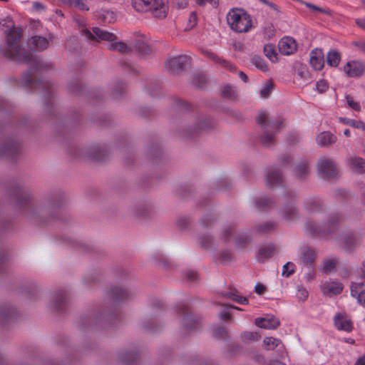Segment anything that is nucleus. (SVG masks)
I'll use <instances>...</instances> for the list:
<instances>
[{"label": "nucleus", "mask_w": 365, "mask_h": 365, "mask_svg": "<svg viewBox=\"0 0 365 365\" xmlns=\"http://www.w3.org/2000/svg\"><path fill=\"white\" fill-rule=\"evenodd\" d=\"M320 205V203L318 200H311L307 203V208L310 211H315L317 210V207Z\"/></svg>", "instance_id": "47"}, {"label": "nucleus", "mask_w": 365, "mask_h": 365, "mask_svg": "<svg viewBox=\"0 0 365 365\" xmlns=\"http://www.w3.org/2000/svg\"><path fill=\"white\" fill-rule=\"evenodd\" d=\"M251 63L253 66H255L257 69L262 71H267V66L264 63V60L260 57L255 56L252 58Z\"/></svg>", "instance_id": "32"}, {"label": "nucleus", "mask_w": 365, "mask_h": 365, "mask_svg": "<svg viewBox=\"0 0 365 365\" xmlns=\"http://www.w3.org/2000/svg\"><path fill=\"white\" fill-rule=\"evenodd\" d=\"M190 62V58L187 55H180L170 58L166 62V67L171 72L175 73L183 68Z\"/></svg>", "instance_id": "8"}, {"label": "nucleus", "mask_w": 365, "mask_h": 365, "mask_svg": "<svg viewBox=\"0 0 365 365\" xmlns=\"http://www.w3.org/2000/svg\"><path fill=\"white\" fill-rule=\"evenodd\" d=\"M0 28L6 35L4 55L12 61L30 63L33 59L31 53L21 48L19 41L22 37V30L15 27L11 18L0 21Z\"/></svg>", "instance_id": "1"}, {"label": "nucleus", "mask_w": 365, "mask_h": 365, "mask_svg": "<svg viewBox=\"0 0 365 365\" xmlns=\"http://www.w3.org/2000/svg\"><path fill=\"white\" fill-rule=\"evenodd\" d=\"M344 71L349 77H359L365 72V63L361 61L348 62L344 66Z\"/></svg>", "instance_id": "10"}, {"label": "nucleus", "mask_w": 365, "mask_h": 365, "mask_svg": "<svg viewBox=\"0 0 365 365\" xmlns=\"http://www.w3.org/2000/svg\"><path fill=\"white\" fill-rule=\"evenodd\" d=\"M241 337L243 341H257L260 339L261 335L257 331H245L241 334Z\"/></svg>", "instance_id": "25"}, {"label": "nucleus", "mask_w": 365, "mask_h": 365, "mask_svg": "<svg viewBox=\"0 0 365 365\" xmlns=\"http://www.w3.org/2000/svg\"><path fill=\"white\" fill-rule=\"evenodd\" d=\"M318 171L323 178H331L337 175L336 168L332 160L327 158L319 159L317 164Z\"/></svg>", "instance_id": "6"}, {"label": "nucleus", "mask_w": 365, "mask_h": 365, "mask_svg": "<svg viewBox=\"0 0 365 365\" xmlns=\"http://www.w3.org/2000/svg\"><path fill=\"white\" fill-rule=\"evenodd\" d=\"M76 23L81 27V33L86 38L89 39L95 38L96 36L103 41L108 42V47L110 50L118 51L120 53H124L129 51V47L122 41H116L117 37L113 33L108 32L106 30L94 27L93 28V33L86 28V21L83 19H76Z\"/></svg>", "instance_id": "2"}, {"label": "nucleus", "mask_w": 365, "mask_h": 365, "mask_svg": "<svg viewBox=\"0 0 365 365\" xmlns=\"http://www.w3.org/2000/svg\"><path fill=\"white\" fill-rule=\"evenodd\" d=\"M278 48L282 55L289 56L297 51V44L293 38L284 36L279 41Z\"/></svg>", "instance_id": "9"}, {"label": "nucleus", "mask_w": 365, "mask_h": 365, "mask_svg": "<svg viewBox=\"0 0 365 365\" xmlns=\"http://www.w3.org/2000/svg\"><path fill=\"white\" fill-rule=\"evenodd\" d=\"M315 256L314 250L307 247L302 251L300 261L305 264H312L315 259Z\"/></svg>", "instance_id": "21"}, {"label": "nucleus", "mask_w": 365, "mask_h": 365, "mask_svg": "<svg viewBox=\"0 0 365 365\" xmlns=\"http://www.w3.org/2000/svg\"><path fill=\"white\" fill-rule=\"evenodd\" d=\"M266 288L262 284H257L255 287V291L256 293L259 294H262L264 292Z\"/></svg>", "instance_id": "52"}, {"label": "nucleus", "mask_w": 365, "mask_h": 365, "mask_svg": "<svg viewBox=\"0 0 365 365\" xmlns=\"http://www.w3.org/2000/svg\"><path fill=\"white\" fill-rule=\"evenodd\" d=\"M264 52L265 56L272 62L276 61L277 59V53L274 47L272 44H267L264 47Z\"/></svg>", "instance_id": "28"}, {"label": "nucleus", "mask_w": 365, "mask_h": 365, "mask_svg": "<svg viewBox=\"0 0 365 365\" xmlns=\"http://www.w3.org/2000/svg\"><path fill=\"white\" fill-rule=\"evenodd\" d=\"M101 16L104 22L111 23L115 20V14L110 11H103Z\"/></svg>", "instance_id": "37"}, {"label": "nucleus", "mask_w": 365, "mask_h": 365, "mask_svg": "<svg viewBox=\"0 0 365 365\" xmlns=\"http://www.w3.org/2000/svg\"><path fill=\"white\" fill-rule=\"evenodd\" d=\"M272 201L267 197H264L256 202V206L258 209L262 210L263 208L269 206Z\"/></svg>", "instance_id": "41"}, {"label": "nucleus", "mask_w": 365, "mask_h": 365, "mask_svg": "<svg viewBox=\"0 0 365 365\" xmlns=\"http://www.w3.org/2000/svg\"><path fill=\"white\" fill-rule=\"evenodd\" d=\"M267 6H269L272 10H273V11H274L276 14H279V9L278 6H277L276 4H273V3L269 2V3H267Z\"/></svg>", "instance_id": "57"}, {"label": "nucleus", "mask_w": 365, "mask_h": 365, "mask_svg": "<svg viewBox=\"0 0 365 365\" xmlns=\"http://www.w3.org/2000/svg\"><path fill=\"white\" fill-rule=\"evenodd\" d=\"M227 22L230 29L237 33H246L252 27V19L243 9L233 8L227 14Z\"/></svg>", "instance_id": "3"}, {"label": "nucleus", "mask_w": 365, "mask_h": 365, "mask_svg": "<svg viewBox=\"0 0 365 365\" xmlns=\"http://www.w3.org/2000/svg\"><path fill=\"white\" fill-rule=\"evenodd\" d=\"M335 327L339 331L351 332L354 329L353 322L345 312L336 313L334 317Z\"/></svg>", "instance_id": "7"}, {"label": "nucleus", "mask_w": 365, "mask_h": 365, "mask_svg": "<svg viewBox=\"0 0 365 365\" xmlns=\"http://www.w3.org/2000/svg\"><path fill=\"white\" fill-rule=\"evenodd\" d=\"M294 272V265L292 262H287L283 266L282 275L289 277Z\"/></svg>", "instance_id": "39"}, {"label": "nucleus", "mask_w": 365, "mask_h": 365, "mask_svg": "<svg viewBox=\"0 0 365 365\" xmlns=\"http://www.w3.org/2000/svg\"><path fill=\"white\" fill-rule=\"evenodd\" d=\"M16 150V148L11 145H6L2 149L3 155H9L13 154Z\"/></svg>", "instance_id": "48"}, {"label": "nucleus", "mask_w": 365, "mask_h": 365, "mask_svg": "<svg viewBox=\"0 0 365 365\" xmlns=\"http://www.w3.org/2000/svg\"><path fill=\"white\" fill-rule=\"evenodd\" d=\"M349 165L351 170L359 174L365 173V159L352 156L349 160Z\"/></svg>", "instance_id": "19"}, {"label": "nucleus", "mask_w": 365, "mask_h": 365, "mask_svg": "<svg viewBox=\"0 0 365 365\" xmlns=\"http://www.w3.org/2000/svg\"><path fill=\"white\" fill-rule=\"evenodd\" d=\"M197 3L199 5L210 4L212 6H217L218 4V0H197Z\"/></svg>", "instance_id": "49"}, {"label": "nucleus", "mask_w": 365, "mask_h": 365, "mask_svg": "<svg viewBox=\"0 0 365 365\" xmlns=\"http://www.w3.org/2000/svg\"><path fill=\"white\" fill-rule=\"evenodd\" d=\"M113 292V297L115 300H122L128 298V292L122 288H117Z\"/></svg>", "instance_id": "36"}, {"label": "nucleus", "mask_w": 365, "mask_h": 365, "mask_svg": "<svg viewBox=\"0 0 365 365\" xmlns=\"http://www.w3.org/2000/svg\"><path fill=\"white\" fill-rule=\"evenodd\" d=\"M354 365H365V355L358 359Z\"/></svg>", "instance_id": "60"}, {"label": "nucleus", "mask_w": 365, "mask_h": 365, "mask_svg": "<svg viewBox=\"0 0 365 365\" xmlns=\"http://www.w3.org/2000/svg\"><path fill=\"white\" fill-rule=\"evenodd\" d=\"M273 88V83L271 81L265 82L259 91V96L262 98H267Z\"/></svg>", "instance_id": "31"}, {"label": "nucleus", "mask_w": 365, "mask_h": 365, "mask_svg": "<svg viewBox=\"0 0 365 365\" xmlns=\"http://www.w3.org/2000/svg\"><path fill=\"white\" fill-rule=\"evenodd\" d=\"M202 53L205 56L212 60L215 63L219 64L230 71H235V66L233 64L225 59L221 58L215 53L206 49L202 50Z\"/></svg>", "instance_id": "15"}, {"label": "nucleus", "mask_w": 365, "mask_h": 365, "mask_svg": "<svg viewBox=\"0 0 365 365\" xmlns=\"http://www.w3.org/2000/svg\"><path fill=\"white\" fill-rule=\"evenodd\" d=\"M274 250L272 246H265L259 250L258 258L261 260L268 259L274 254Z\"/></svg>", "instance_id": "26"}, {"label": "nucleus", "mask_w": 365, "mask_h": 365, "mask_svg": "<svg viewBox=\"0 0 365 365\" xmlns=\"http://www.w3.org/2000/svg\"><path fill=\"white\" fill-rule=\"evenodd\" d=\"M220 317L222 319H228L230 316L228 313L227 312H221L220 314Z\"/></svg>", "instance_id": "63"}, {"label": "nucleus", "mask_w": 365, "mask_h": 365, "mask_svg": "<svg viewBox=\"0 0 365 365\" xmlns=\"http://www.w3.org/2000/svg\"><path fill=\"white\" fill-rule=\"evenodd\" d=\"M336 263L337 260L335 258L325 259L322 266V271L325 273L331 272L336 267Z\"/></svg>", "instance_id": "27"}, {"label": "nucleus", "mask_w": 365, "mask_h": 365, "mask_svg": "<svg viewBox=\"0 0 365 365\" xmlns=\"http://www.w3.org/2000/svg\"><path fill=\"white\" fill-rule=\"evenodd\" d=\"M187 278L189 279V280H191V281H193V280H195L197 279V274L195 272H192V271H190V272H188L187 273V275H186Z\"/></svg>", "instance_id": "56"}, {"label": "nucleus", "mask_w": 365, "mask_h": 365, "mask_svg": "<svg viewBox=\"0 0 365 365\" xmlns=\"http://www.w3.org/2000/svg\"><path fill=\"white\" fill-rule=\"evenodd\" d=\"M256 326L265 329H275L279 326V320L274 316L267 315L264 317L256 318Z\"/></svg>", "instance_id": "11"}, {"label": "nucleus", "mask_w": 365, "mask_h": 365, "mask_svg": "<svg viewBox=\"0 0 365 365\" xmlns=\"http://www.w3.org/2000/svg\"><path fill=\"white\" fill-rule=\"evenodd\" d=\"M273 227H274L273 223L267 222V223H265V224H264L262 225H260L259 230L262 232H267L269 230L272 229Z\"/></svg>", "instance_id": "53"}, {"label": "nucleus", "mask_w": 365, "mask_h": 365, "mask_svg": "<svg viewBox=\"0 0 365 365\" xmlns=\"http://www.w3.org/2000/svg\"><path fill=\"white\" fill-rule=\"evenodd\" d=\"M221 257H222V260L225 262V261H228L231 259V255H230V252H227L222 253Z\"/></svg>", "instance_id": "58"}, {"label": "nucleus", "mask_w": 365, "mask_h": 365, "mask_svg": "<svg viewBox=\"0 0 365 365\" xmlns=\"http://www.w3.org/2000/svg\"><path fill=\"white\" fill-rule=\"evenodd\" d=\"M213 334L217 338H224L227 336V331L223 327H217L213 330Z\"/></svg>", "instance_id": "45"}, {"label": "nucleus", "mask_w": 365, "mask_h": 365, "mask_svg": "<svg viewBox=\"0 0 365 365\" xmlns=\"http://www.w3.org/2000/svg\"><path fill=\"white\" fill-rule=\"evenodd\" d=\"M301 4L305 5L307 8H309L311 11L313 12H319L327 15L331 14V11L329 9H326L319 6H317L312 3L306 2L302 0V1H299Z\"/></svg>", "instance_id": "30"}, {"label": "nucleus", "mask_w": 365, "mask_h": 365, "mask_svg": "<svg viewBox=\"0 0 365 365\" xmlns=\"http://www.w3.org/2000/svg\"><path fill=\"white\" fill-rule=\"evenodd\" d=\"M345 98L349 106L353 110L356 111H359L361 110V106L359 103L355 101L351 96L346 95Z\"/></svg>", "instance_id": "38"}, {"label": "nucleus", "mask_w": 365, "mask_h": 365, "mask_svg": "<svg viewBox=\"0 0 365 365\" xmlns=\"http://www.w3.org/2000/svg\"><path fill=\"white\" fill-rule=\"evenodd\" d=\"M309 173L307 165L304 163L299 164L294 169L295 175L298 178H303Z\"/></svg>", "instance_id": "29"}, {"label": "nucleus", "mask_w": 365, "mask_h": 365, "mask_svg": "<svg viewBox=\"0 0 365 365\" xmlns=\"http://www.w3.org/2000/svg\"><path fill=\"white\" fill-rule=\"evenodd\" d=\"M281 181L282 177L279 172L276 170H271L267 173L266 182L268 187H272L279 184Z\"/></svg>", "instance_id": "23"}, {"label": "nucleus", "mask_w": 365, "mask_h": 365, "mask_svg": "<svg viewBox=\"0 0 365 365\" xmlns=\"http://www.w3.org/2000/svg\"><path fill=\"white\" fill-rule=\"evenodd\" d=\"M339 120L340 122L351 127H354L356 123V120L347 118H340Z\"/></svg>", "instance_id": "50"}, {"label": "nucleus", "mask_w": 365, "mask_h": 365, "mask_svg": "<svg viewBox=\"0 0 365 365\" xmlns=\"http://www.w3.org/2000/svg\"><path fill=\"white\" fill-rule=\"evenodd\" d=\"M295 80L299 86H303L310 83L312 81V77L308 68L302 66L297 69Z\"/></svg>", "instance_id": "17"}, {"label": "nucleus", "mask_w": 365, "mask_h": 365, "mask_svg": "<svg viewBox=\"0 0 365 365\" xmlns=\"http://www.w3.org/2000/svg\"><path fill=\"white\" fill-rule=\"evenodd\" d=\"M316 88L319 93H324L328 88V85L327 82L323 80L319 81L316 84Z\"/></svg>", "instance_id": "46"}, {"label": "nucleus", "mask_w": 365, "mask_h": 365, "mask_svg": "<svg viewBox=\"0 0 365 365\" xmlns=\"http://www.w3.org/2000/svg\"><path fill=\"white\" fill-rule=\"evenodd\" d=\"M354 128H356L358 129H361V130L365 131V123L361 120L356 121Z\"/></svg>", "instance_id": "55"}, {"label": "nucleus", "mask_w": 365, "mask_h": 365, "mask_svg": "<svg viewBox=\"0 0 365 365\" xmlns=\"http://www.w3.org/2000/svg\"><path fill=\"white\" fill-rule=\"evenodd\" d=\"M336 136L328 131H324L317 135L316 138L317 143L320 147H329L336 142Z\"/></svg>", "instance_id": "14"}, {"label": "nucleus", "mask_w": 365, "mask_h": 365, "mask_svg": "<svg viewBox=\"0 0 365 365\" xmlns=\"http://www.w3.org/2000/svg\"><path fill=\"white\" fill-rule=\"evenodd\" d=\"M339 217H332L329 222H328V227H330L331 225H333L336 222H338Z\"/></svg>", "instance_id": "61"}, {"label": "nucleus", "mask_w": 365, "mask_h": 365, "mask_svg": "<svg viewBox=\"0 0 365 365\" xmlns=\"http://www.w3.org/2000/svg\"><path fill=\"white\" fill-rule=\"evenodd\" d=\"M263 344L265 349L274 350V349H277V351L282 356H283L285 352L284 346L282 341L279 339L274 337H265L263 341Z\"/></svg>", "instance_id": "16"}, {"label": "nucleus", "mask_w": 365, "mask_h": 365, "mask_svg": "<svg viewBox=\"0 0 365 365\" xmlns=\"http://www.w3.org/2000/svg\"><path fill=\"white\" fill-rule=\"evenodd\" d=\"M136 46L138 47V51L141 52L143 54H148L150 53V50L149 46L144 42H138Z\"/></svg>", "instance_id": "44"}, {"label": "nucleus", "mask_w": 365, "mask_h": 365, "mask_svg": "<svg viewBox=\"0 0 365 365\" xmlns=\"http://www.w3.org/2000/svg\"><path fill=\"white\" fill-rule=\"evenodd\" d=\"M341 61V54L340 53L335 50L331 49L327 54V63L332 67H336L339 64Z\"/></svg>", "instance_id": "22"}, {"label": "nucleus", "mask_w": 365, "mask_h": 365, "mask_svg": "<svg viewBox=\"0 0 365 365\" xmlns=\"http://www.w3.org/2000/svg\"><path fill=\"white\" fill-rule=\"evenodd\" d=\"M282 215L284 220L290 221L297 217V212L294 207L292 205H289L284 208Z\"/></svg>", "instance_id": "24"}, {"label": "nucleus", "mask_w": 365, "mask_h": 365, "mask_svg": "<svg viewBox=\"0 0 365 365\" xmlns=\"http://www.w3.org/2000/svg\"><path fill=\"white\" fill-rule=\"evenodd\" d=\"M132 6L138 12H150L155 17H165L167 0H132Z\"/></svg>", "instance_id": "4"}, {"label": "nucleus", "mask_w": 365, "mask_h": 365, "mask_svg": "<svg viewBox=\"0 0 365 365\" xmlns=\"http://www.w3.org/2000/svg\"><path fill=\"white\" fill-rule=\"evenodd\" d=\"M211 241V238L210 237H203L200 239L201 246L206 248L208 245V243Z\"/></svg>", "instance_id": "54"}, {"label": "nucleus", "mask_w": 365, "mask_h": 365, "mask_svg": "<svg viewBox=\"0 0 365 365\" xmlns=\"http://www.w3.org/2000/svg\"><path fill=\"white\" fill-rule=\"evenodd\" d=\"M359 244V240L354 236L349 235L344 239L345 248L350 251Z\"/></svg>", "instance_id": "33"}, {"label": "nucleus", "mask_w": 365, "mask_h": 365, "mask_svg": "<svg viewBox=\"0 0 365 365\" xmlns=\"http://www.w3.org/2000/svg\"><path fill=\"white\" fill-rule=\"evenodd\" d=\"M193 322V317L190 316H187L184 318V324L185 326H187L190 323Z\"/></svg>", "instance_id": "59"}, {"label": "nucleus", "mask_w": 365, "mask_h": 365, "mask_svg": "<svg viewBox=\"0 0 365 365\" xmlns=\"http://www.w3.org/2000/svg\"><path fill=\"white\" fill-rule=\"evenodd\" d=\"M309 62L312 67L316 71L322 69L324 65V53L322 49L315 48L310 53Z\"/></svg>", "instance_id": "13"}, {"label": "nucleus", "mask_w": 365, "mask_h": 365, "mask_svg": "<svg viewBox=\"0 0 365 365\" xmlns=\"http://www.w3.org/2000/svg\"><path fill=\"white\" fill-rule=\"evenodd\" d=\"M197 15L195 12H191L187 20V28L189 29H192L197 24Z\"/></svg>", "instance_id": "43"}, {"label": "nucleus", "mask_w": 365, "mask_h": 365, "mask_svg": "<svg viewBox=\"0 0 365 365\" xmlns=\"http://www.w3.org/2000/svg\"><path fill=\"white\" fill-rule=\"evenodd\" d=\"M239 76L240 78L244 81V82H247V75L242 72V71H240L239 72Z\"/></svg>", "instance_id": "62"}, {"label": "nucleus", "mask_w": 365, "mask_h": 365, "mask_svg": "<svg viewBox=\"0 0 365 365\" xmlns=\"http://www.w3.org/2000/svg\"><path fill=\"white\" fill-rule=\"evenodd\" d=\"M343 341L347 343V344H355V340L351 339V338H344L342 339Z\"/></svg>", "instance_id": "64"}, {"label": "nucleus", "mask_w": 365, "mask_h": 365, "mask_svg": "<svg viewBox=\"0 0 365 365\" xmlns=\"http://www.w3.org/2000/svg\"><path fill=\"white\" fill-rule=\"evenodd\" d=\"M354 21L359 28L365 31V17L357 18Z\"/></svg>", "instance_id": "51"}, {"label": "nucleus", "mask_w": 365, "mask_h": 365, "mask_svg": "<svg viewBox=\"0 0 365 365\" xmlns=\"http://www.w3.org/2000/svg\"><path fill=\"white\" fill-rule=\"evenodd\" d=\"M225 296L230 299L236 301L241 304H246L248 303V300L246 297L237 295V294L232 292L226 293Z\"/></svg>", "instance_id": "34"}, {"label": "nucleus", "mask_w": 365, "mask_h": 365, "mask_svg": "<svg viewBox=\"0 0 365 365\" xmlns=\"http://www.w3.org/2000/svg\"><path fill=\"white\" fill-rule=\"evenodd\" d=\"M30 44L33 49L41 51L48 47V41L45 37L36 36L31 38Z\"/></svg>", "instance_id": "20"}, {"label": "nucleus", "mask_w": 365, "mask_h": 365, "mask_svg": "<svg viewBox=\"0 0 365 365\" xmlns=\"http://www.w3.org/2000/svg\"><path fill=\"white\" fill-rule=\"evenodd\" d=\"M363 284L352 283L351 285V295L356 298L357 302L365 307V289H361Z\"/></svg>", "instance_id": "18"}, {"label": "nucleus", "mask_w": 365, "mask_h": 365, "mask_svg": "<svg viewBox=\"0 0 365 365\" xmlns=\"http://www.w3.org/2000/svg\"><path fill=\"white\" fill-rule=\"evenodd\" d=\"M296 296L299 300L304 302L308 298L309 293L305 288L298 287Z\"/></svg>", "instance_id": "40"}, {"label": "nucleus", "mask_w": 365, "mask_h": 365, "mask_svg": "<svg viewBox=\"0 0 365 365\" xmlns=\"http://www.w3.org/2000/svg\"><path fill=\"white\" fill-rule=\"evenodd\" d=\"M66 2L70 4L71 6L80 10H88V8L82 0H67Z\"/></svg>", "instance_id": "35"}, {"label": "nucleus", "mask_w": 365, "mask_h": 365, "mask_svg": "<svg viewBox=\"0 0 365 365\" xmlns=\"http://www.w3.org/2000/svg\"><path fill=\"white\" fill-rule=\"evenodd\" d=\"M343 290V285L341 283L335 281L325 282L322 285V293L328 297L340 294Z\"/></svg>", "instance_id": "12"}, {"label": "nucleus", "mask_w": 365, "mask_h": 365, "mask_svg": "<svg viewBox=\"0 0 365 365\" xmlns=\"http://www.w3.org/2000/svg\"><path fill=\"white\" fill-rule=\"evenodd\" d=\"M235 94V89L230 86H225L222 91V95L226 98H231V97L234 96Z\"/></svg>", "instance_id": "42"}, {"label": "nucleus", "mask_w": 365, "mask_h": 365, "mask_svg": "<svg viewBox=\"0 0 365 365\" xmlns=\"http://www.w3.org/2000/svg\"><path fill=\"white\" fill-rule=\"evenodd\" d=\"M268 115L265 111H262L259 113L257 118V122L258 125L262 126V134L260 136V142L264 146L270 145L274 140V130H277L279 128L282 123V120L279 119L274 123H268Z\"/></svg>", "instance_id": "5"}]
</instances>
